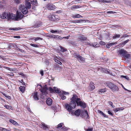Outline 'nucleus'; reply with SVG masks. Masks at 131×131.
Segmentation results:
<instances>
[{
	"instance_id": "f257e3e1",
	"label": "nucleus",
	"mask_w": 131,
	"mask_h": 131,
	"mask_svg": "<svg viewBox=\"0 0 131 131\" xmlns=\"http://www.w3.org/2000/svg\"><path fill=\"white\" fill-rule=\"evenodd\" d=\"M1 18L2 19H14L15 18V14L5 12L4 13L2 14Z\"/></svg>"
},
{
	"instance_id": "f03ea898",
	"label": "nucleus",
	"mask_w": 131,
	"mask_h": 131,
	"mask_svg": "<svg viewBox=\"0 0 131 131\" xmlns=\"http://www.w3.org/2000/svg\"><path fill=\"white\" fill-rule=\"evenodd\" d=\"M107 87H108L113 92L118 91L119 90L118 87L112 82L106 83Z\"/></svg>"
},
{
	"instance_id": "7ed1b4c3",
	"label": "nucleus",
	"mask_w": 131,
	"mask_h": 131,
	"mask_svg": "<svg viewBox=\"0 0 131 131\" xmlns=\"http://www.w3.org/2000/svg\"><path fill=\"white\" fill-rule=\"evenodd\" d=\"M24 17V15L22 14L21 12H19L17 10L16 12V16L15 15V19L16 20H18L21 19Z\"/></svg>"
},
{
	"instance_id": "20e7f679",
	"label": "nucleus",
	"mask_w": 131,
	"mask_h": 131,
	"mask_svg": "<svg viewBox=\"0 0 131 131\" xmlns=\"http://www.w3.org/2000/svg\"><path fill=\"white\" fill-rule=\"evenodd\" d=\"M19 8L23 14H26L28 12V9L23 5H21L19 6Z\"/></svg>"
},
{
	"instance_id": "39448f33",
	"label": "nucleus",
	"mask_w": 131,
	"mask_h": 131,
	"mask_svg": "<svg viewBox=\"0 0 131 131\" xmlns=\"http://www.w3.org/2000/svg\"><path fill=\"white\" fill-rule=\"evenodd\" d=\"M71 101L76 102L77 104L81 100L80 98H79L78 96L76 94H74L73 96L71 99Z\"/></svg>"
},
{
	"instance_id": "423d86ee",
	"label": "nucleus",
	"mask_w": 131,
	"mask_h": 131,
	"mask_svg": "<svg viewBox=\"0 0 131 131\" xmlns=\"http://www.w3.org/2000/svg\"><path fill=\"white\" fill-rule=\"evenodd\" d=\"M48 17L49 19L52 21H57L58 20V19L57 18L58 16H55L53 15H50Z\"/></svg>"
},
{
	"instance_id": "0eeeda50",
	"label": "nucleus",
	"mask_w": 131,
	"mask_h": 131,
	"mask_svg": "<svg viewBox=\"0 0 131 131\" xmlns=\"http://www.w3.org/2000/svg\"><path fill=\"white\" fill-rule=\"evenodd\" d=\"M47 37L50 38H52L56 39H62V38L61 37L53 35H47Z\"/></svg>"
},
{
	"instance_id": "6e6552de",
	"label": "nucleus",
	"mask_w": 131,
	"mask_h": 131,
	"mask_svg": "<svg viewBox=\"0 0 131 131\" xmlns=\"http://www.w3.org/2000/svg\"><path fill=\"white\" fill-rule=\"evenodd\" d=\"M82 117H84L87 119L89 117V115L87 111L86 110H84L82 112V113L81 115Z\"/></svg>"
},
{
	"instance_id": "1a4fd4ad",
	"label": "nucleus",
	"mask_w": 131,
	"mask_h": 131,
	"mask_svg": "<svg viewBox=\"0 0 131 131\" xmlns=\"http://www.w3.org/2000/svg\"><path fill=\"white\" fill-rule=\"evenodd\" d=\"M78 105L80 106L81 107L84 108L86 107V104L84 102H82L81 100L77 104Z\"/></svg>"
},
{
	"instance_id": "9d476101",
	"label": "nucleus",
	"mask_w": 131,
	"mask_h": 131,
	"mask_svg": "<svg viewBox=\"0 0 131 131\" xmlns=\"http://www.w3.org/2000/svg\"><path fill=\"white\" fill-rule=\"evenodd\" d=\"M40 86L41 88V89H40V91L43 94H47V90L45 88H42V86L41 85H39Z\"/></svg>"
},
{
	"instance_id": "9b49d317",
	"label": "nucleus",
	"mask_w": 131,
	"mask_h": 131,
	"mask_svg": "<svg viewBox=\"0 0 131 131\" xmlns=\"http://www.w3.org/2000/svg\"><path fill=\"white\" fill-rule=\"evenodd\" d=\"M118 52L121 55L123 56H124L127 53L126 51L123 49L119 50Z\"/></svg>"
},
{
	"instance_id": "f8f14e48",
	"label": "nucleus",
	"mask_w": 131,
	"mask_h": 131,
	"mask_svg": "<svg viewBox=\"0 0 131 131\" xmlns=\"http://www.w3.org/2000/svg\"><path fill=\"white\" fill-rule=\"evenodd\" d=\"M70 104L72 108H74L76 107V102L71 101L70 103Z\"/></svg>"
},
{
	"instance_id": "ddd939ff",
	"label": "nucleus",
	"mask_w": 131,
	"mask_h": 131,
	"mask_svg": "<svg viewBox=\"0 0 131 131\" xmlns=\"http://www.w3.org/2000/svg\"><path fill=\"white\" fill-rule=\"evenodd\" d=\"M65 106L67 110L69 112L71 111L72 110V108L70 105H69L68 104H66L65 105Z\"/></svg>"
},
{
	"instance_id": "4468645a",
	"label": "nucleus",
	"mask_w": 131,
	"mask_h": 131,
	"mask_svg": "<svg viewBox=\"0 0 131 131\" xmlns=\"http://www.w3.org/2000/svg\"><path fill=\"white\" fill-rule=\"evenodd\" d=\"M52 102V100L51 98H49L47 100L46 103L49 105H51Z\"/></svg>"
},
{
	"instance_id": "2eb2a0df",
	"label": "nucleus",
	"mask_w": 131,
	"mask_h": 131,
	"mask_svg": "<svg viewBox=\"0 0 131 131\" xmlns=\"http://www.w3.org/2000/svg\"><path fill=\"white\" fill-rule=\"evenodd\" d=\"M26 7L27 9H30L31 8V5L30 3L28 1H27L25 2Z\"/></svg>"
},
{
	"instance_id": "dca6fc26",
	"label": "nucleus",
	"mask_w": 131,
	"mask_h": 131,
	"mask_svg": "<svg viewBox=\"0 0 131 131\" xmlns=\"http://www.w3.org/2000/svg\"><path fill=\"white\" fill-rule=\"evenodd\" d=\"M33 97L34 99L35 100H39L37 92H35L34 93Z\"/></svg>"
},
{
	"instance_id": "f3484780",
	"label": "nucleus",
	"mask_w": 131,
	"mask_h": 131,
	"mask_svg": "<svg viewBox=\"0 0 131 131\" xmlns=\"http://www.w3.org/2000/svg\"><path fill=\"white\" fill-rule=\"evenodd\" d=\"M55 6L52 4H49L48 7V9L52 10L55 8Z\"/></svg>"
},
{
	"instance_id": "a211bd4d",
	"label": "nucleus",
	"mask_w": 131,
	"mask_h": 131,
	"mask_svg": "<svg viewBox=\"0 0 131 131\" xmlns=\"http://www.w3.org/2000/svg\"><path fill=\"white\" fill-rule=\"evenodd\" d=\"M81 110L80 109H78L76 110L74 112V114L75 115L78 116L80 114Z\"/></svg>"
},
{
	"instance_id": "6ab92c4d",
	"label": "nucleus",
	"mask_w": 131,
	"mask_h": 131,
	"mask_svg": "<svg viewBox=\"0 0 131 131\" xmlns=\"http://www.w3.org/2000/svg\"><path fill=\"white\" fill-rule=\"evenodd\" d=\"M107 89H100L99 91V94H101L102 93H104V92H106L107 91Z\"/></svg>"
},
{
	"instance_id": "aec40b11",
	"label": "nucleus",
	"mask_w": 131,
	"mask_h": 131,
	"mask_svg": "<svg viewBox=\"0 0 131 131\" xmlns=\"http://www.w3.org/2000/svg\"><path fill=\"white\" fill-rule=\"evenodd\" d=\"M20 91L22 93L24 92L25 90V87L24 86H20L19 88Z\"/></svg>"
},
{
	"instance_id": "412c9836",
	"label": "nucleus",
	"mask_w": 131,
	"mask_h": 131,
	"mask_svg": "<svg viewBox=\"0 0 131 131\" xmlns=\"http://www.w3.org/2000/svg\"><path fill=\"white\" fill-rule=\"evenodd\" d=\"M30 2L33 5H37L38 3L36 0H30Z\"/></svg>"
},
{
	"instance_id": "4be33fe9",
	"label": "nucleus",
	"mask_w": 131,
	"mask_h": 131,
	"mask_svg": "<svg viewBox=\"0 0 131 131\" xmlns=\"http://www.w3.org/2000/svg\"><path fill=\"white\" fill-rule=\"evenodd\" d=\"M9 121L10 122L13 124L15 126L18 125V123L12 119H10Z\"/></svg>"
},
{
	"instance_id": "5701e85b",
	"label": "nucleus",
	"mask_w": 131,
	"mask_h": 131,
	"mask_svg": "<svg viewBox=\"0 0 131 131\" xmlns=\"http://www.w3.org/2000/svg\"><path fill=\"white\" fill-rule=\"evenodd\" d=\"M79 38L80 40L83 41H85L86 39V38L85 37L83 36H80Z\"/></svg>"
},
{
	"instance_id": "b1692460",
	"label": "nucleus",
	"mask_w": 131,
	"mask_h": 131,
	"mask_svg": "<svg viewBox=\"0 0 131 131\" xmlns=\"http://www.w3.org/2000/svg\"><path fill=\"white\" fill-rule=\"evenodd\" d=\"M54 90L55 92L57 93H59L61 92L60 90L56 87H54Z\"/></svg>"
},
{
	"instance_id": "393cba45",
	"label": "nucleus",
	"mask_w": 131,
	"mask_h": 131,
	"mask_svg": "<svg viewBox=\"0 0 131 131\" xmlns=\"http://www.w3.org/2000/svg\"><path fill=\"white\" fill-rule=\"evenodd\" d=\"M41 128L43 129H46L48 128V127L44 124H42L41 125Z\"/></svg>"
},
{
	"instance_id": "a878e982",
	"label": "nucleus",
	"mask_w": 131,
	"mask_h": 131,
	"mask_svg": "<svg viewBox=\"0 0 131 131\" xmlns=\"http://www.w3.org/2000/svg\"><path fill=\"white\" fill-rule=\"evenodd\" d=\"M4 45L5 46V48L7 49L10 48L11 47V46L9 43H5L4 44Z\"/></svg>"
},
{
	"instance_id": "bb28decb",
	"label": "nucleus",
	"mask_w": 131,
	"mask_h": 131,
	"mask_svg": "<svg viewBox=\"0 0 131 131\" xmlns=\"http://www.w3.org/2000/svg\"><path fill=\"white\" fill-rule=\"evenodd\" d=\"M73 56L75 58H76L78 59L80 57V55L79 54H78L77 53H74L73 54Z\"/></svg>"
},
{
	"instance_id": "cd10ccee",
	"label": "nucleus",
	"mask_w": 131,
	"mask_h": 131,
	"mask_svg": "<svg viewBox=\"0 0 131 131\" xmlns=\"http://www.w3.org/2000/svg\"><path fill=\"white\" fill-rule=\"evenodd\" d=\"M21 28L20 27L14 28H10L9 29L10 30H18L21 29Z\"/></svg>"
},
{
	"instance_id": "c85d7f7f",
	"label": "nucleus",
	"mask_w": 131,
	"mask_h": 131,
	"mask_svg": "<svg viewBox=\"0 0 131 131\" xmlns=\"http://www.w3.org/2000/svg\"><path fill=\"white\" fill-rule=\"evenodd\" d=\"M78 59L80 62H82L85 60L84 58L81 56Z\"/></svg>"
},
{
	"instance_id": "c756f323",
	"label": "nucleus",
	"mask_w": 131,
	"mask_h": 131,
	"mask_svg": "<svg viewBox=\"0 0 131 131\" xmlns=\"http://www.w3.org/2000/svg\"><path fill=\"white\" fill-rule=\"evenodd\" d=\"M124 108L123 107H119V108H115L114 111L116 112H117L119 111L120 110H124Z\"/></svg>"
},
{
	"instance_id": "7c9ffc66",
	"label": "nucleus",
	"mask_w": 131,
	"mask_h": 131,
	"mask_svg": "<svg viewBox=\"0 0 131 131\" xmlns=\"http://www.w3.org/2000/svg\"><path fill=\"white\" fill-rule=\"evenodd\" d=\"M79 8H80V6L79 5H73L71 7V9H74Z\"/></svg>"
},
{
	"instance_id": "2f4dec72",
	"label": "nucleus",
	"mask_w": 131,
	"mask_h": 131,
	"mask_svg": "<svg viewBox=\"0 0 131 131\" xmlns=\"http://www.w3.org/2000/svg\"><path fill=\"white\" fill-rule=\"evenodd\" d=\"M4 106L6 108H7V109H9H9L12 110V107L10 106L5 105H4Z\"/></svg>"
},
{
	"instance_id": "473e14b6",
	"label": "nucleus",
	"mask_w": 131,
	"mask_h": 131,
	"mask_svg": "<svg viewBox=\"0 0 131 131\" xmlns=\"http://www.w3.org/2000/svg\"><path fill=\"white\" fill-rule=\"evenodd\" d=\"M60 51L62 52H64L67 50V49L64 48L61 46H60Z\"/></svg>"
},
{
	"instance_id": "72a5a7b5",
	"label": "nucleus",
	"mask_w": 131,
	"mask_h": 131,
	"mask_svg": "<svg viewBox=\"0 0 131 131\" xmlns=\"http://www.w3.org/2000/svg\"><path fill=\"white\" fill-rule=\"evenodd\" d=\"M54 60L55 61V62L60 64H62V63L56 58H54Z\"/></svg>"
},
{
	"instance_id": "f704fd0d",
	"label": "nucleus",
	"mask_w": 131,
	"mask_h": 131,
	"mask_svg": "<svg viewBox=\"0 0 131 131\" xmlns=\"http://www.w3.org/2000/svg\"><path fill=\"white\" fill-rule=\"evenodd\" d=\"M90 86L92 89L93 90L94 89L95 86L93 83H90Z\"/></svg>"
},
{
	"instance_id": "c9c22d12",
	"label": "nucleus",
	"mask_w": 131,
	"mask_h": 131,
	"mask_svg": "<svg viewBox=\"0 0 131 131\" xmlns=\"http://www.w3.org/2000/svg\"><path fill=\"white\" fill-rule=\"evenodd\" d=\"M83 0H74V2L76 4L82 2Z\"/></svg>"
},
{
	"instance_id": "e433bc0d",
	"label": "nucleus",
	"mask_w": 131,
	"mask_h": 131,
	"mask_svg": "<svg viewBox=\"0 0 131 131\" xmlns=\"http://www.w3.org/2000/svg\"><path fill=\"white\" fill-rule=\"evenodd\" d=\"M80 17H81V15L79 14H77L72 16V17L74 18H79Z\"/></svg>"
},
{
	"instance_id": "4c0bfd02",
	"label": "nucleus",
	"mask_w": 131,
	"mask_h": 131,
	"mask_svg": "<svg viewBox=\"0 0 131 131\" xmlns=\"http://www.w3.org/2000/svg\"><path fill=\"white\" fill-rule=\"evenodd\" d=\"M120 37V35L119 34H116L115 35L113 36V39L118 38Z\"/></svg>"
},
{
	"instance_id": "58836bf2",
	"label": "nucleus",
	"mask_w": 131,
	"mask_h": 131,
	"mask_svg": "<svg viewBox=\"0 0 131 131\" xmlns=\"http://www.w3.org/2000/svg\"><path fill=\"white\" fill-rule=\"evenodd\" d=\"M121 77L122 78H124L127 80H129V78L126 76L122 75H121Z\"/></svg>"
},
{
	"instance_id": "ea45409f",
	"label": "nucleus",
	"mask_w": 131,
	"mask_h": 131,
	"mask_svg": "<svg viewBox=\"0 0 131 131\" xmlns=\"http://www.w3.org/2000/svg\"><path fill=\"white\" fill-rule=\"evenodd\" d=\"M83 21L84 20L81 19H80L75 20V23H82Z\"/></svg>"
},
{
	"instance_id": "a19ab883",
	"label": "nucleus",
	"mask_w": 131,
	"mask_h": 131,
	"mask_svg": "<svg viewBox=\"0 0 131 131\" xmlns=\"http://www.w3.org/2000/svg\"><path fill=\"white\" fill-rule=\"evenodd\" d=\"M63 125V123H60L58 125V126L57 127V128H59L62 127Z\"/></svg>"
},
{
	"instance_id": "79ce46f5",
	"label": "nucleus",
	"mask_w": 131,
	"mask_h": 131,
	"mask_svg": "<svg viewBox=\"0 0 131 131\" xmlns=\"http://www.w3.org/2000/svg\"><path fill=\"white\" fill-rule=\"evenodd\" d=\"M93 46L94 47H99V45L97 43H94L93 44Z\"/></svg>"
},
{
	"instance_id": "37998d69",
	"label": "nucleus",
	"mask_w": 131,
	"mask_h": 131,
	"mask_svg": "<svg viewBox=\"0 0 131 131\" xmlns=\"http://www.w3.org/2000/svg\"><path fill=\"white\" fill-rule=\"evenodd\" d=\"M60 97L62 99L64 100L66 99V97L64 96L63 94H61L60 95Z\"/></svg>"
},
{
	"instance_id": "c03bdc74",
	"label": "nucleus",
	"mask_w": 131,
	"mask_h": 131,
	"mask_svg": "<svg viewBox=\"0 0 131 131\" xmlns=\"http://www.w3.org/2000/svg\"><path fill=\"white\" fill-rule=\"evenodd\" d=\"M34 39L35 41L38 40L39 39H40L41 40H42V38L40 37H34Z\"/></svg>"
},
{
	"instance_id": "a18cd8bd",
	"label": "nucleus",
	"mask_w": 131,
	"mask_h": 131,
	"mask_svg": "<svg viewBox=\"0 0 131 131\" xmlns=\"http://www.w3.org/2000/svg\"><path fill=\"white\" fill-rule=\"evenodd\" d=\"M4 68H5V69L7 70L10 71H13V70L12 69L10 68L9 67H4Z\"/></svg>"
},
{
	"instance_id": "49530a36",
	"label": "nucleus",
	"mask_w": 131,
	"mask_h": 131,
	"mask_svg": "<svg viewBox=\"0 0 131 131\" xmlns=\"http://www.w3.org/2000/svg\"><path fill=\"white\" fill-rule=\"evenodd\" d=\"M62 131H65L68 130V128L66 127H63L61 129Z\"/></svg>"
},
{
	"instance_id": "de8ad7c7",
	"label": "nucleus",
	"mask_w": 131,
	"mask_h": 131,
	"mask_svg": "<svg viewBox=\"0 0 131 131\" xmlns=\"http://www.w3.org/2000/svg\"><path fill=\"white\" fill-rule=\"evenodd\" d=\"M0 130L1 131H10L7 130V129L0 127Z\"/></svg>"
},
{
	"instance_id": "09e8293b",
	"label": "nucleus",
	"mask_w": 131,
	"mask_h": 131,
	"mask_svg": "<svg viewBox=\"0 0 131 131\" xmlns=\"http://www.w3.org/2000/svg\"><path fill=\"white\" fill-rule=\"evenodd\" d=\"M30 45L31 46H32V47H38V46L36 44H34L32 43H31L30 44Z\"/></svg>"
},
{
	"instance_id": "8fccbe9b",
	"label": "nucleus",
	"mask_w": 131,
	"mask_h": 131,
	"mask_svg": "<svg viewBox=\"0 0 131 131\" xmlns=\"http://www.w3.org/2000/svg\"><path fill=\"white\" fill-rule=\"evenodd\" d=\"M49 91L51 93L53 92H54V89H53L52 88H51V87L49 88Z\"/></svg>"
},
{
	"instance_id": "3c124183",
	"label": "nucleus",
	"mask_w": 131,
	"mask_h": 131,
	"mask_svg": "<svg viewBox=\"0 0 131 131\" xmlns=\"http://www.w3.org/2000/svg\"><path fill=\"white\" fill-rule=\"evenodd\" d=\"M129 41V39H127V40H126L125 41L123 42L122 43V44L123 45H125L126 43H127Z\"/></svg>"
},
{
	"instance_id": "603ef678",
	"label": "nucleus",
	"mask_w": 131,
	"mask_h": 131,
	"mask_svg": "<svg viewBox=\"0 0 131 131\" xmlns=\"http://www.w3.org/2000/svg\"><path fill=\"white\" fill-rule=\"evenodd\" d=\"M98 112L100 114L102 115L104 113L102 111L100 110H98Z\"/></svg>"
},
{
	"instance_id": "864d4df0",
	"label": "nucleus",
	"mask_w": 131,
	"mask_h": 131,
	"mask_svg": "<svg viewBox=\"0 0 131 131\" xmlns=\"http://www.w3.org/2000/svg\"><path fill=\"white\" fill-rule=\"evenodd\" d=\"M100 45H105V42L102 41H101L100 42Z\"/></svg>"
},
{
	"instance_id": "5fc2aeb1",
	"label": "nucleus",
	"mask_w": 131,
	"mask_h": 131,
	"mask_svg": "<svg viewBox=\"0 0 131 131\" xmlns=\"http://www.w3.org/2000/svg\"><path fill=\"white\" fill-rule=\"evenodd\" d=\"M107 112L108 113L110 114V115H112V116L113 115V114L110 111H107Z\"/></svg>"
},
{
	"instance_id": "6e6d98bb",
	"label": "nucleus",
	"mask_w": 131,
	"mask_h": 131,
	"mask_svg": "<svg viewBox=\"0 0 131 131\" xmlns=\"http://www.w3.org/2000/svg\"><path fill=\"white\" fill-rule=\"evenodd\" d=\"M127 58H129L130 57V55L129 54H125L124 56Z\"/></svg>"
},
{
	"instance_id": "4d7b16f0",
	"label": "nucleus",
	"mask_w": 131,
	"mask_h": 131,
	"mask_svg": "<svg viewBox=\"0 0 131 131\" xmlns=\"http://www.w3.org/2000/svg\"><path fill=\"white\" fill-rule=\"evenodd\" d=\"M117 43L116 42H115L114 43H109V45H110V46H112L113 45L116 44Z\"/></svg>"
},
{
	"instance_id": "13d9d810",
	"label": "nucleus",
	"mask_w": 131,
	"mask_h": 131,
	"mask_svg": "<svg viewBox=\"0 0 131 131\" xmlns=\"http://www.w3.org/2000/svg\"><path fill=\"white\" fill-rule=\"evenodd\" d=\"M113 0H105V3H110Z\"/></svg>"
},
{
	"instance_id": "bf43d9fd",
	"label": "nucleus",
	"mask_w": 131,
	"mask_h": 131,
	"mask_svg": "<svg viewBox=\"0 0 131 131\" xmlns=\"http://www.w3.org/2000/svg\"><path fill=\"white\" fill-rule=\"evenodd\" d=\"M99 2H103L105 3V0H97Z\"/></svg>"
},
{
	"instance_id": "052dcab7",
	"label": "nucleus",
	"mask_w": 131,
	"mask_h": 131,
	"mask_svg": "<svg viewBox=\"0 0 131 131\" xmlns=\"http://www.w3.org/2000/svg\"><path fill=\"white\" fill-rule=\"evenodd\" d=\"M18 74L22 76L23 77H24L25 76L24 74L21 72L19 73Z\"/></svg>"
},
{
	"instance_id": "680f3d73",
	"label": "nucleus",
	"mask_w": 131,
	"mask_h": 131,
	"mask_svg": "<svg viewBox=\"0 0 131 131\" xmlns=\"http://www.w3.org/2000/svg\"><path fill=\"white\" fill-rule=\"evenodd\" d=\"M93 130V128H89L87 129L86 131H92Z\"/></svg>"
},
{
	"instance_id": "e2e57ef3",
	"label": "nucleus",
	"mask_w": 131,
	"mask_h": 131,
	"mask_svg": "<svg viewBox=\"0 0 131 131\" xmlns=\"http://www.w3.org/2000/svg\"><path fill=\"white\" fill-rule=\"evenodd\" d=\"M50 31L52 33H54L55 32H57V30H51Z\"/></svg>"
},
{
	"instance_id": "0e129e2a",
	"label": "nucleus",
	"mask_w": 131,
	"mask_h": 131,
	"mask_svg": "<svg viewBox=\"0 0 131 131\" xmlns=\"http://www.w3.org/2000/svg\"><path fill=\"white\" fill-rule=\"evenodd\" d=\"M108 104L111 105V106H113V103L111 101H109L108 102Z\"/></svg>"
},
{
	"instance_id": "69168bd1",
	"label": "nucleus",
	"mask_w": 131,
	"mask_h": 131,
	"mask_svg": "<svg viewBox=\"0 0 131 131\" xmlns=\"http://www.w3.org/2000/svg\"><path fill=\"white\" fill-rule=\"evenodd\" d=\"M63 94L65 95H68L69 94V93L68 92H66L65 91H63Z\"/></svg>"
},
{
	"instance_id": "338daca9",
	"label": "nucleus",
	"mask_w": 131,
	"mask_h": 131,
	"mask_svg": "<svg viewBox=\"0 0 131 131\" xmlns=\"http://www.w3.org/2000/svg\"><path fill=\"white\" fill-rule=\"evenodd\" d=\"M128 35H127L126 34H124V35H123V36L121 38H122L123 37H128Z\"/></svg>"
},
{
	"instance_id": "774afa93",
	"label": "nucleus",
	"mask_w": 131,
	"mask_h": 131,
	"mask_svg": "<svg viewBox=\"0 0 131 131\" xmlns=\"http://www.w3.org/2000/svg\"><path fill=\"white\" fill-rule=\"evenodd\" d=\"M102 115L103 116L105 117H106V118H108V116L107 115L105 114L104 113H103V114Z\"/></svg>"
}]
</instances>
